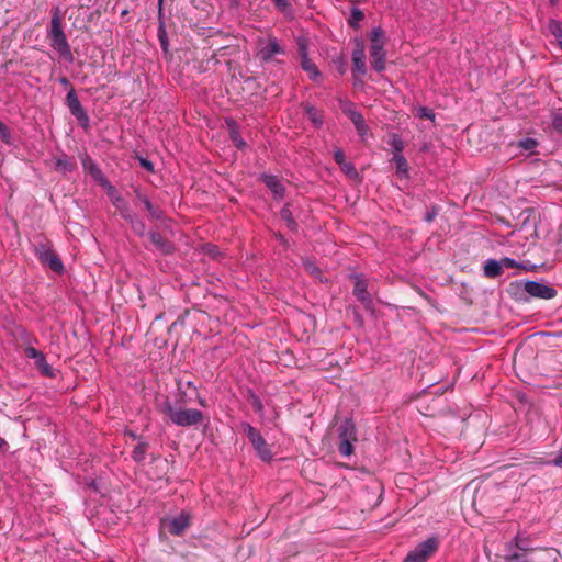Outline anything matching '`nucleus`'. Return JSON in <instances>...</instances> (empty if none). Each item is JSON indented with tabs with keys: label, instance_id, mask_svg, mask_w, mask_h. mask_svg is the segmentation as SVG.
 <instances>
[{
	"label": "nucleus",
	"instance_id": "40",
	"mask_svg": "<svg viewBox=\"0 0 562 562\" xmlns=\"http://www.w3.org/2000/svg\"><path fill=\"white\" fill-rule=\"evenodd\" d=\"M353 442L350 440H339V447L338 450L341 456L349 457L353 452Z\"/></svg>",
	"mask_w": 562,
	"mask_h": 562
},
{
	"label": "nucleus",
	"instance_id": "48",
	"mask_svg": "<svg viewBox=\"0 0 562 562\" xmlns=\"http://www.w3.org/2000/svg\"><path fill=\"white\" fill-rule=\"evenodd\" d=\"M334 64L339 71L340 75H344L347 70V63L342 56H339L334 59Z\"/></svg>",
	"mask_w": 562,
	"mask_h": 562
},
{
	"label": "nucleus",
	"instance_id": "18",
	"mask_svg": "<svg viewBox=\"0 0 562 562\" xmlns=\"http://www.w3.org/2000/svg\"><path fill=\"white\" fill-rule=\"evenodd\" d=\"M69 111H70L71 115L76 117V120L78 121L79 125L82 128H85V130L89 128L90 119H89L88 113L83 109L82 104L74 106V108L69 109Z\"/></svg>",
	"mask_w": 562,
	"mask_h": 562
},
{
	"label": "nucleus",
	"instance_id": "36",
	"mask_svg": "<svg viewBox=\"0 0 562 562\" xmlns=\"http://www.w3.org/2000/svg\"><path fill=\"white\" fill-rule=\"evenodd\" d=\"M364 18L363 12L359 8H352L348 23L351 27L358 29L360 21Z\"/></svg>",
	"mask_w": 562,
	"mask_h": 562
},
{
	"label": "nucleus",
	"instance_id": "17",
	"mask_svg": "<svg viewBox=\"0 0 562 562\" xmlns=\"http://www.w3.org/2000/svg\"><path fill=\"white\" fill-rule=\"evenodd\" d=\"M503 272L499 260L487 259L484 265V276L491 279L498 278Z\"/></svg>",
	"mask_w": 562,
	"mask_h": 562
},
{
	"label": "nucleus",
	"instance_id": "21",
	"mask_svg": "<svg viewBox=\"0 0 562 562\" xmlns=\"http://www.w3.org/2000/svg\"><path fill=\"white\" fill-rule=\"evenodd\" d=\"M301 67L313 81H317L322 76L316 64L313 63L310 58L301 60Z\"/></svg>",
	"mask_w": 562,
	"mask_h": 562
},
{
	"label": "nucleus",
	"instance_id": "14",
	"mask_svg": "<svg viewBox=\"0 0 562 562\" xmlns=\"http://www.w3.org/2000/svg\"><path fill=\"white\" fill-rule=\"evenodd\" d=\"M226 123L228 126L231 140L233 142L235 147H237L238 149H241V150L245 149L247 147V144L240 135L239 127H238L237 123L232 119L228 120Z\"/></svg>",
	"mask_w": 562,
	"mask_h": 562
},
{
	"label": "nucleus",
	"instance_id": "41",
	"mask_svg": "<svg viewBox=\"0 0 562 562\" xmlns=\"http://www.w3.org/2000/svg\"><path fill=\"white\" fill-rule=\"evenodd\" d=\"M296 44L301 60L308 59L307 41L304 37H300L297 38Z\"/></svg>",
	"mask_w": 562,
	"mask_h": 562
},
{
	"label": "nucleus",
	"instance_id": "42",
	"mask_svg": "<svg viewBox=\"0 0 562 562\" xmlns=\"http://www.w3.org/2000/svg\"><path fill=\"white\" fill-rule=\"evenodd\" d=\"M79 104H81V103L78 99V95H77L75 89H70L66 94V105L68 106V109H71Z\"/></svg>",
	"mask_w": 562,
	"mask_h": 562
},
{
	"label": "nucleus",
	"instance_id": "32",
	"mask_svg": "<svg viewBox=\"0 0 562 562\" xmlns=\"http://www.w3.org/2000/svg\"><path fill=\"white\" fill-rule=\"evenodd\" d=\"M351 58L352 60L366 59V47L362 40H355V48L352 50Z\"/></svg>",
	"mask_w": 562,
	"mask_h": 562
},
{
	"label": "nucleus",
	"instance_id": "38",
	"mask_svg": "<svg viewBox=\"0 0 562 562\" xmlns=\"http://www.w3.org/2000/svg\"><path fill=\"white\" fill-rule=\"evenodd\" d=\"M303 266L311 276L322 280V270L314 262H312L308 259H305L303 260Z\"/></svg>",
	"mask_w": 562,
	"mask_h": 562
},
{
	"label": "nucleus",
	"instance_id": "7",
	"mask_svg": "<svg viewBox=\"0 0 562 562\" xmlns=\"http://www.w3.org/2000/svg\"><path fill=\"white\" fill-rule=\"evenodd\" d=\"M525 291L531 297L542 299V300H551L557 296L558 291L551 286L546 284L544 282L539 281H527L525 282Z\"/></svg>",
	"mask_w": 562,
	"mask_h": 562
},
{
	"label": "nucleus",
	"instance_id": "34",
	"mask_svg": "<svg viewBox=\"0 0 562 562\" xmlns=\"http://www.w3.org/2000/svg\"><path fill=\"white\" fill-rule=\"evenodd\" d=\"M280 215L290 229L295 231L297 228V223L295 222L292 212L288 206L281 209Z\"/></svg>",
	"mask_w": 562,
	"mask_h": 562
},
{
	"label": "nucleus",
	"instance_id": "56",
	"mask_svg": "<svg viewBox=\"0 0 562 562\" xmlns=\"http://www.w3.org/2000/svg\"><path fill=\"white\" fill-rule=\"evenodd\" d=\"M124 435L127 436L128 438L133 439V440H137L138 442L140 440H145L142 436H138L134 430L128 429V428H126L124 430Z\"/></svg>",
	"mask_w": 562,
	"mask_h": 562
},
{
	"label": "nucleus",
	"instance_id": "51",
	"mask_svg": "<svg viewBox=\"0 0 562 562\" xmlns=\"http://www.w3.org/2000/svg\"><path fill=\"white\" fill-rule=\"evenodd\" d=\"M334 159L335 161L341 167L346 162V156L342 149L337 148L334 151Z\"/></svg>",
	"mask_w": 562,
	"mask_h": 562
},
{
	"label": "nucleus",
	"instance_id": "6",
	"mask_svg": "<svg viewBox=\"0 0 562 562\" xmlns=\"http://www.w3.org/2000/svg\"><path fill=\"white\" fill-rule=\"evenodd\" d=\"M35 254L38 260L43 265H47L54 272L61 273L64 271L63 261L50 248L40 245L36 247Z\"/></svg>",
	"mask_w": 562,
	"mask_h": 562
},
{
	"label": "nucleus",
	"instance_id": "11",
	"mask_svg": "<svg viewBox=\"0 0 562 562\" xmlns=\"http://www.w3.org/2000/svg\"><path fill=\"white\" fill-rule=\"evenodd\" d=\"M81 164L83 169L87 172H89L93 180L98 182L100 186H103L105 182L109 181V179L104 176L98 164L88 155H85L81 158Z\"/></svg>",
	"mask_w": 562,
	"mask_h": 562
},
{
	"label": "nucleus",
	"instance_id": "39",
	"mask_svg": "<svg viewBox=\"0 0 562 562\" xmlns=\"http://www.w3.org/2000/svg\"><path fill=\"white\" fill-rule=\"evenodd\" d=\"M551 125L557 133L562 134V113L560 111L551 113Z\"/></svg>",
	"mask_w": 562,
	"mask_h": 562
},
{
	"label": "nucleus",
	"instance_id": "61",
	"mask_svg": "<svg viewBox=\"0 0 562 562\" xmlns=\"http://www.w3.org/2000/svg\"><path fill=\"white\" fill-rule=\"evenodd\" d=\"M140 217L132 212L131 214H128L124 220L130 224V225H133V223H135L137 220H139Z\"/></svg>",
	"mask_w": 562,
	"mask_h": 562
},
{
	"label": "nucleus",
	"instance_id": "45",
	"mask_svg": "<svg viewBox=\"0 0 562 562\" xmlns=\"http://www.w3.org/2000/svg\"><path fill=\"white\" fill-rule=\"evenodd\" d=\"M0 138L3 143H11V131L10 128L0 120Z\"/></svg>",
	"mask_w": 562,
	"mask_h": 562
},
{
	"label": "nucleus",
	"instance_id": "28",
	"mask_svg": "<svg viewBox=\"0 0 562 562\" xmlns=\"http://www.w3.org/2000/svg\"><path fill=\"white\" fill-rule=\"evenodd\" d=\"M514 548H517L522 551H528L530 549L528 538L517 535L514 538V540L507 544V553H513L512 550Z\"/></svg>",
	"mask_w": 562,
	"mask_h": 562
},
{
	"label": "nucleus",
	"instance_id": "16",
	"mask_svg": "<svg viewBox=\"0 0 562 562\" xmlns=\"http://www.w3.org/2000/svg\"><path fill=\"white\" fill-rule=\"evenodd\" d=\"M350 121L353 123L359 137L364 140L369 133V126L366 123L363 115L358 112L352 117H350Z\"/></svg>",
	"mask_w": 562,
	"mask_h": 562
},
{
	"label": "nucleus",
	"instance_id": "58",
	"mask_svg": "<svg viewBox=\"0 0 562 562\" xmlns=\"http://www.w3.org/2000/svg\"><path fill=\"white\" fill-rule=\"evenodd\" d=\"M437 215H438V211H437V209H436V207H432L430 211H428V212L425 214L424 220H425L426 222H428V223H429V222H432V221H434V218H435Z\"/></svg>",
	"mask_w": 562,
	"mask_h": 562
},
{
	"label": "nucleus",
	"instance_id": "52",
	"mask_svg": "<svg viewBox=\"0 0 562 562\" xmlns=\"http://www.w3.org/2000/svg\"><path fill=\"white\" fill-rule=\"evenodd\" d=\"M24 353L27 358L35 360L36 358H41L40 356L43 352L35 349L34 347H27V348H25Z\"/></svg>",
	"mask_w": 562,
	"mask_h": 562
},
{
	"label": "nucleus",
	"instance_id": "54",
	"mask_svg": "<svg viewBox=\"0 0 562 562\" xmlns=\"http://www.w3.org/2000/svg\"><path fill=\"white\" fill-rule=\"evenodd\" d=\"M56 165H57V167H59L64 170H67V171H71L74 169L72 164L66 158L58 159Z\"/></svg>",
	"mask_w": 562,
	"mask_h": 562
},
{
	"label": "nucleus",
	"instance_id": "3",
	"mask_svg": "<svg viewBox=\"0 0 562 562\" xmlns=\"http://www.w3.org/2000/svg\"><path fill=\"white\" fill-rule=\"evenodd\" d=\"M370 56L371 67L376 72H382L385 69V57L386 52L385 45V32L381 26H375L370 33Z\"/></svg>",
	"mask_w": 562,
	"mask_h": 562
},
{
	"label": "nucleus",
	"instance_id": "12",
	"mask_svg": "<svg viewBox=\"0 0 562 562\" xmlns=\"http://www.w3.org/2000/svg\"><path fill=\"white\" fill-rule=\"evenodd\" d=\"M190 525V516L182 512L180 515L171 518L168 524L169 532L173 536H181Z\"/></svg>",
	"mask_w": 562,
	"mask_h": 562
},
{
	"label": "nucleus",
	"instance_id": "47",
	"mask_svg": "<svg viewBox=\"0 0 562 562\" xmlns=\"http://www.w3.org/2000/svg\"><path fill=\"white\" fill-rule=\"evenodd\" d=\"M417 115L418 117L420 119H429L431 121L435 120V113L432 110L426 108V106H420L418 110H417Z\"/></svg>",
	"mask_w": 562,
	"mask_h": 562
},
{
	"label": "nucleus",
	"instance_id": "57",
	"mask_svg": "<svg viewBox=\"0 0 562 562\" xmlns=\"http://www.w3.org/2000/svg\"><path fill=\"white\" fill-rule=\"evenodd\" d=\"M341 169L348 175H357L356 168L351 162H345Z\"/></svg>",
	"mask_w": 562,
	"mask_h": 562
},
{
	"label": "nucleus",
	"instance_id": "5",
	"mask_svg": "<svg viewBox=\"0 0 562 562\" xmlns=\"http://www.w3.org/2000/svg\"><path fill=\"white\" fill-rule=\"evenodd\" d=\"M439 541L437 537H429L409 551L403 562H426L427 559L437 551Z\"/></svg>",
	"mask_w": 562,
	"mask_h": 562
},
{
	"label": "nucleus",
	"instance_id": "37",
	"mask_svg": "<svg viewBox=\"0 0 562 562\" xmlns=\"http://www.w3.org/2000/svg\"><path fill=\"white\" fill-rule=\"evenodd\" d=\"M390 146L393 149V156L403 155L404 142L396 134L391 136Z\"/></svg>",
	"mask_w": 562,
	"mask_h": 562
},
{
	"label": "nucleus",
	"instance_id": "62",
	"mask_svg": "<svg viewBox=\"0 0 562 562\" xmlns=\"http://www.w3.org/2000/svg\"><path fill=\"white\" fill-rule=\"evenodd\" d=\"M159 23H162V25H166L164 5H160V4H158V24Z\"/></svg>",
	"mask_w": 562,
	"mask_h": 562
},
{
	"label": "nucleus",
	"instance_id": "13",
	"mask_svg": "<svg viewBox=\"0 0 562 562\" xmlns=\"http://www.w3.org/2000/svg\"><path fill=\"white\" fill-rule=\"evenodd\" d=\"M339 440L357 441L356 425L352 419H346L338 428Z\"/></svg>",
	"mask_w": 562,
	"mask_h": 562
},
{
	"label": "nucleus",
	"instance_id": "31",
	"mask_svg": "<svg viewBox=\"0 0 562 562\" xmlns=\"http://www.w3.org/2000/svg\"><path fill=\"white\" fill-rule=\"evenodd\" d=\"M339 105L342 113L346 114L349 119L359 112L356 109V104L348 99H339Z\"/></svg>",
	"mask_w": 562,
	"mask_h": 562
},
{
	"label": "nucleus",
	"instance_id": "27",
	"mask_svg": "<svg viewBox=\"0 0 562 562\" xmlns=\"http://www.w3.org/2000/svg\"><path fill=\"white\" fill-rule=\"evenodd\" d=\"M247 398H248L249 403L251 404L254 411L259 416H263V414H265V406H263V403L260 400V397L252 390H248Z\"/></svg>",
	"mask_w": 562,
	"mask_h": 562
},
{
	"label": "nucleus",
	"instance_id": "24",
	"mask_svg": "<svg viewBox=\"0 0 562 562\" xmlns=\"http://www.w3.org/2000/svg\"><path fill=\"white\" fill-rule=\"evenodd\" d=\"M548 30L555 37L559 47L562 49V22L550 19L548 22Z\"/></svg>",
	"mask_w": 562,
	"mask_h": 562
},
{
	"label": "nucleus",
	"instance_id": "20",
	"mask_svg": "<svg viewBox=\"0 0 562 562\" xmlns=\"http://www.w3.org/2000/svg\"><path fill=\"white\" fill-rule=\"evenodd\" d=\"M101 187L105 190L108 196L110 198L112 204L115 207L125 201V199L121 195V193L116 190V188L110 181L105 182Z\"/></svg>",
	"mask_w": 562,
	"mask_h": 562
},
{
	"label": "nucleus",
	"instance_id": "35",
	"mask_svg": "<svg viewBox=\"0 0 562 562\" xmlns=\"http://www.w3.org/2000/svg\"><path fill=\"white\" fill-rule=\"evenodd\" d=\"M537 146V139L531 137H526L517 142V148L529 153H532Z\"/></svg>",
	"mask_w": 562,
	"mask_h": 562
},
{
	"label": "nucleus",
	"instance_id": "49",
	"mask_svg": "<svg viewBox=\"0 0 562 562\" xmlns=\"http://www.w3.org/2000/svg\"><path fill=\"white\" fill-rule=\"evenodd\" d=\"M120 215L122 216V218L124 220L128 214H131L133 211L130 209V205L128 203L126 202V200L120 204L119 206L115 207Z\"/></svg>",
	"mask_w": 562,
	"mask_h": 562
},
{
	"label": "nucleus",
	"instance_id": "33",
	"mask_svg": "<svg viewBox=\"0 0 562 562\" xmlns=\"http://www.w3.org/2000/svg\"><path fill=\"white\" fill-rule=\"evenodd\" d=\"M157 36H158V41H159L161 49L165 53H168L169 40H168L166 25H162V23H159V25H158Z\"/></svg>",
	"mask_w": 562,
	"mask_h": 562
},
{
	"label": "nucleus",
	"instance_id": "46",
	"mask_svg": "<svg viewBox=\"0 0 562 562\" xmlns=\"http://www.w3.org/2000/svg\"><path fill=\"white\" fill-rule=\"evenodd\" d=\"M504 559L505 562H530L525 555L518 552L506 553Z\"/></svg>",
	"mask_w": 562,
	"mask_h": 562
},
{
	"label": "nucleus",
	"instance_id": "22",
	"mask_svg": "<svg viewBox=\"0 0 562 562\" xmlns=\"http://www.w3.org/2000/svg\"><path fill=\"white\" fill-rule=\"evenodd\" d=\"M305 114L316 128H319L323 125V123H324L323 114L315 106H313V105L305 106Z\"/></svg>",
	"mask_w": 562,
	"mask_h": 562
},
{
	"label": "nucleus",
	"instance_id": "59",
	"mask_svg": "<svg viewBox=\"0 0 562 562\" xmlns=\"http://www.w3.org/2000/svg\"><path fill=\"white\" fill-rule=\"evenodd\" d=\"M194 397H195L196 402L199 403V405H201L202 407L207 406L206 400L200 395L198 387H194Z\"/></svg>",
	"mask_w": 562,
	"mask_h": 562
},
{
	"label": "nucleus",
	"instance_id": "4",
	"mask_svg": "<svg viewBox=\"0 0 562 562\" xmlns=\"http://www.w3.org/2000/svg\"><path fill=\"white\" fill-rule=\"evenodd\" d=\"M283 54H285V50L280 45L279 40L276 36L269 35L267 38H258L257 57L260 59V61L268 63L272 60L276 55Z\"/></svg>",
	"mask_w": 562,
	"mask_h": 562
},
{
	"label": "nucleus",
	"instance_id": "25",
	"mask_svg": "<svg viewBox=\"0 0 562 562\" xmlns=\"http://www.w3.org/2000/svg\"><path fill=\"white\" fill-rule=\"evenodd\" d=\"M240 427H241L245 436L250 441V443H256L257 441H259L260 438H262L259 430L257 428H255L252 425H250L249 423L244 422L240 424Z\"/></svg>",
	"mask_w": 562,
	"mask_h": 562
},
{
	"label": "nucleus",
	"instance_id": "23",
	"mask_svg": "<svg viewBox=\"0 0 562 562\" xmlns=\"http://www.w3.org/2000/svg\"><path fill=\"white\" fill-rule=\"evenodd\" d=\"M392 160L396 166V175L403 179L408 178V162L403 155L393 156Z\"/></svg>",
	"mask_w": 562,
	"mask_h": 562
},
{
	"label": "nucleus",
	"instance_id": "50",
	"mask_svg": "<svg viewBox=\"0 0 562 562\" xmlns=\"http://www.w3.org/2000/svg\"><path fill=\"white\" fill-rule=\"evenodd\" d=\"M120 215L122 216V218L124 220L128 214H131L133 211L130 209V205L128 203L126 202V200L120 204L119 206L115 207Z\"/></svg>",
	"mask_w": 562,
	"mask_h": 562
},
{
	"label": "nucleus",
	"instance_id": "60",
	"mask_svg": "<svg viewBox=\"0 0 562 562\" xmlns=\"http://www.w3.org/2000/svg\"><path fill=\"white\" fill-rule=\"evenodd\" d=\"M140 166L144 167L146 170L153 172L154 171V164L149 161L148 159L140 158L139 160Z\"/></svg>",
	"mask_w": 562,
	"mask_h": 562
},
{
	"label": "nucleus",
	"instance_id": "44",
	"mask_svg": "<svg viewBox=\"0 0 562 562\" xmlns=\"http://www.w3.org/2000/svg\"><path fill=\"white\" fill-rule=\"evenodd\" d=\"M132 231L135 235L139 237H144L146 234V225L142 218L137 220L133 225H131Z\"/></svg>",
	"mask_w": 562,
	"mask_h": 562
},
{
	"label": "nucleus",
	"instance_id": "8",
	"mask_svg": "<svg viewBox=\"0 0 562 562\" xmlns=\"http://www.w3.org/2000/svg\"><path fill=\"white\" fill-rule=\"evenodd\" d=\"M148 237L159 254L169 256L176 251L175 244L171 240L165 238L159 232L150 231L148 233Z\"/></svg>",
	"mask_w": 562,
	"mask_h": 562
},
{
	"label": "nucleus",
	"instance_id": "9",
	"mask_svg": "<svg viewBox=\"0 0 562 562\" xmlns=\"http://www.w3.org/2000/svg\"><path fill=\"white\" fill-rule=\"evenodd\" d=\"M260 180L266 184L273 195V199L281 201L285 193V188L280 179L274 175L262 173Z\"/></svg>",
	"mask_w": 562,
	"mask_h": 562
},
{
	"label": "nucleus",
	"instance_id": "43",
	"mask_svg": "<svg viewBox=\"0 0 562 562\" xmlns=\"http://www.w3.org/2000/svg\"><path fill=\"white\" fill-rule=\"evenodd\" d=\"M502 269L524 268V266L513 258L504 257L499 260Z\"/></svg>",
	"mask_w": 562,
	"mask_h": 562
},
{
	"label": "nucleus",
	"instance_id": "55",
	"mask_svg": "<svg viewBox=\"0 0 562 562\" xmlns=\"http://www.w3.org/2000/svg\"><path fill=\"white\" fill-rule=\"evenodd\" d=\"M274 5L280 10V11H285L286 9L290 8V2L289 0H272Z\"/></svg>",
	"mask_w": 562,
	"mask_h": 562
},
{
	"label": "nucleus",
	"instance_id": "30",
	"mask_svg": "<svg viewBox=\"0 0 562 562\" xmlns=\"http://www.w3.org/2000/svg\"><path fill=\"white\" fill-rule=\"evenodd\" d=\"M145 209L147 210L151 220L164 221L166 218L165 212L158 205H155L151 201L146 203Z\"/></svg>",
	"mask_w": 562,
	"mask_h": 562
},
{
	"label": "nucleus",
	"instance_id": "64",
	"mask_svg": "<svg viewBox=\"0 0 562 562\" xmlns=\"http://www.w3.org/2000/svg\"><path fill=\"white\" fill-rule=\"evenodd\" d=\"M134 193H135V196H136L138 200H140V198L144 195V194L142 193V191L139 190V188H135V189H134Z\"/></svg>",
	"mask_w": 562,
	"mask_h": 562
},
{
	"label": "nucleus",
	"instance_id": "19",
	"mask_svg": "<svg viewBox=\"0 0 562 562\" xmlns=\"http://www.w3.org/2000/svg\"><path fill=\"white\" fill-rule=\"evenodd\" d=\"M149 443L147 440H140L133 449L131 457L136 463H142L146 459Z\"/></svg>",
	"mask_w": 562,
	"mask_h": 562
},
{
	"label": "nucleus",
	"instance_id": "10",
	"mask_svg": "<svg viewBox=\"0 0 562 562\" xmlns=\"http://www.w3.org/2000/svg\"><path fill=\"white\" fill-rule=\"evenodd\" d=\"M356 282L353 288V295L357 297L359 302H361L364 307H371L373 301L371 294L368 292V284L364 279L360 276H355Z\"/></svg>",
	"mask_w": 562,
	"mask_h": 562
},
{
	"label": "nucleus",
	"instance_id": "26",
	"mask_svg": "<svg viewBox=\"0 0 562 562\" xmlns=\"http://www.w3.org/2000/svg\"><path fill=\"white\" fill-rule=\"evenodd\" d=\"M41 358H36L34 360L36 368L41 371V373L45 376L53 378L54 370L52 366L47 362L44 353L40 356Z\"/></svg>",
	"mask_w": 562,
	"mask_h": 562
},
{
	"label": "nucleus",
	"instance_id": "29",
	"mask_svg": "<svg viewBox=\"0 0 562 562\" xmlns=\"http://www.w3.org/2000/svg\"><path fill=\"white\" fill-rule=\"evenodd\" d=\"M367 74L366 59L352 60V76L355 85L357 86L358 79Z\"/></svg>",
	"mask_w": 562,
	"mask_h": 562
},
{
	"label": "nucleus",
	"instance_id": "63",
	"mask_svg": "<svg viewBox=\"0 0 562 562\" xmlns=\"http://www.w3.org/2000/svg\"><path fill=\"white\" fill-rule=\"evenodd\" d=\"M183 386L187 390V392H189V390H191L192 391L191 395H194V387H196V385L192 381L183 382Z\"/></svg>",
	"mask_w": 562,
	"mask_h": 562
},
{
	"label": "nucleus",
	"instance_id": "1",
	"mask_svg": "<svg viewBox=\"0 0 562 562\" xmlns=\"http://www.w3.org/2000/svg\"><path fill=\"white\" fill-rule=\"evenodd\" d=\"M192 397L187 392L181 380L177 381V391L175 393V402L166 398L159 405V412L166 415L169 422L178 427H192L204 420V414L196 408H186Z\"/></svg>",
	"mask_w": 562,
	"mask_h": 562
},
{
	"label": "nucleus",
	"instance_id": "53",
	"mask_svg": "<svg viewBox=\"0 0 562 562\" xmlns=\"http://www.w3.org/2000/svg\"><path fill=\"white\" fill-rule=\"evenodd\" d=\"M546 464L562 468V447L558 451L557 457L552 460L547 461Z\"/></svg>",
	"mask_w": 562,
	"mask_h": 562
},
{
	"label": "nucleus",
	"instance_id": "15",
	"mask_svg": "<svg viewBox=\"0 0 562 562\" xmlns=\"http://www.w3.org/2000/svg\"><path fill=\"white\" fill-rule=\"evenodd\" d=\"M257 456L265 462H269L272 459V452L265 438H260L256 443H251Z\"/></svg>",
	"mask_w": 562,
	"mask_h": 562
},
{
	"label": "nucleus",
	"instance_id": "2",
	"mask_svg": "<svg viewBox=\"0 0 562 562\" xmlns=\"http://www.w3.org/2000/svg\"><path fill=\"white\" fill-rule=\"evenodd\" d=\"M48 38L50 40V46L67 61H74V55L70 49V45L67 41L66 34L61 26V19L59 16V10L56 9L50 21V30L48 31Z\"/></svg>",
	"mask_w": 562,
	"mask_h": 562
}]
</instances>
